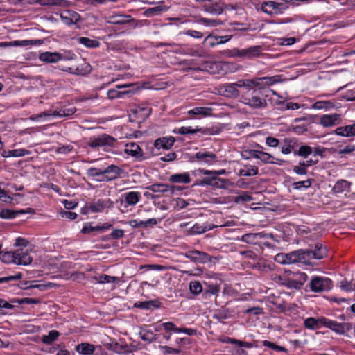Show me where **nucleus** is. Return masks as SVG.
Returning <instances> with one entry per match:
<instances>
[{"label": "nucleus", "instance_id": "nucleus-1", "mask_svg": "<svg viewBox=\"0 0 355 355\" xmlns=\"http://www.w3.org/2000/svg\"><path fill=\"white\" fill-rule=\"evenodd\" d=\"M102 159L90 160L89 163H98L96 166L89 168L87 170L88 177L95 179L98 182H108L119 178L123 173V169L114 164H102Z\"/></svg>", "mask_w": 355, "mask_h": 355}, {"label": "nucleus", "instance_id": "nucleus-2", "mask_svg": "<svg viewBox=\"0 0 355 355\" xmlns=\"http://www.w3.org/2000/svg\"><path fill=\"white\" fill-rule=\"evenodd\" d=\"M295 261L304 265L313 264V260H320L327 256V250L325 245L317 243L309 250L300 249L294 251Z\"/></svg>", "mask_w": 355, "mask_h": 355}, {"label": "nucleus", "instance_id": "nucleus-3", "mask_svg": "<svg viewBox=\"0 0 355 355\" xmlns=\"http://www.w3.org/2000/svg\"><path fill=\"white\" fill-rule=\"evenodd\" d=\"M0 259L6 263H15L17 265L28 266L33 261L28 250L22 248L15 251L0 252Z\"/></svg>", "mask_w": 355, "mask_h": 355}, {"label": "nucleus", "instance_id": "nucleus-4", "mask_svg": "<svg viewBox=\"0 0 355 355\" xmlns=\"http://www.w3.org/2000/svg\"><path fill=\"white\" fill-rule=\"evenodd\" d=\"M116 143V139L115 138L107 134H103L98 137L89 138L87 146L93 149L103 148L104 150H106L107 148L114 146Z\"/></svg>", "mask_w": 355, "mask_h": 355}, {"label": "nucleus", "instance_id": "nucleus-5", "mask_svg": "<svg viewBox=\"0 0 355 355\" xmlns=\"http://www.w3.org/2000/svg\"><path fill=\"white\" fill-rule=\"evenodd\" d=\"M309 285L313 292L328 291L332 288V281L328 277L315 276L311 278Z\"/></svg>", "mask_w": 355, "mask_h": 355}, {"label": "nucleus", "instance_id": "nucleus-6", "mask_svg": "<svg viewBox=\"0 0 355 355\" xmlns=\"http://www.w3.org/2000/svg\"><path fill=\"white\" fill-rule=\"evenodd\" d=\"M76 112V108L74 107L64 108L60 110V111H54L53 113L51 112H44L40 114H34L31 116V119L33 121H39L43 116H72Z\"/></svg>", "mask_w": 355, "mask_h": 355}, {"label": "nucleus", "instance_id": "nucleus-7", "mask_svg": "<svg viewBox=\"0 0 355 355\" xmlns=\"http://www.w3.org/2000/svg\"><path fill=\"white\" fill-rule=\"evenodd\" d=\"M263 51V47L260 45L252 46L246 49L234 50V55L239 58L252 59L259 57Z\"/></svg>", "mask_w": 355, "mask_h": 355}, {"label": "nucleus", "instance_id": "nucleus-8", "mask_svg": "<svg viewBox=\"0 0 355 355\" xmlns=\"http://www.w3.org/2000/svg\"><path fill=\"white\" fill-rule=\"evenodd\" d=\"M263 10L268 14H280L288 8V6L282 1L276 2L273 1H268L263 2L262 4Z\"/></svg>", "mask_w": 355, "mask_h": 355}, {"label": "nucleus", "instance_id": "nucleus-9", "mask_svg": "<svg viewBox=\"0 0 355 355\" xmlns=\"http://www.w3.org/2000/svg\"><path fill=\"white\" fill-rule=\"evenodd\" d=\"M184 256L196 263H205L211 261V257L207 253L199 250H190L185 252Z\"/></svg>", "mask_w": 355, "mask_h": 355}, {"label": "nucleus", "instance_id": "nucleus-10", "mask_svg": "<svg viewBox=\"0 0 355 355\" xmlns=\"http://www.w3.org/2000/svg\"><path fill=\"white\" fill-rule=\"evenodd\" d=\"M324 327H327L339 334H344L346 331H348L352 329V326L349 323H339L326 318H324Z\"/></svg>", "mask_w": 355, "mask_h": 355}, {"label": "nucleus", "instance_id": "nucleus-11", "mask_svg": "<svg viewBox=\"0 0 355 355\" xmlns=\"http://www.w3.org/2000/svg\"><path fill=\"white\" fill-rule=\"evenodd\" d=\"M220 95L231 98H236L239 96L236 83L221 85L218 89Z\"/></svg>", "mask_w": 355, "mask_h": 355}, {"label": "nucleus", "instance_id": "nucleus-12", "mask_svg": "<svg viewBox=\"0 0 355 355\" xmlns=\"http://www.w3.org/2000/svg\"><path fill=\"white\" fill-rule=\"evenodd\" d=\"M135 19L130 15L116 14L107 17L106 22L113 25H125L135 22Z\"/></svg>", "mask_w": 355, "mask_h": 355}, {"label": "nucleus", "instance_id": "nucleus-13", "mask_svg": "<svg viewBox=\"0 0 355 355\" xmlns=\"http://www.w3.org/2000/svg\"><path fill=\"white\" fill-rule=\"evenodd\" d=\"M341 122V115L337 113L324 114L320 117L319 124L324 128L337 125Z\"/></svg>", "mask_w": 355, "mask_h": 355}, {"label": "nucleus", "instance_id": "nucleus-14", "mask_svg": "<svg viewBox=\"0 0 355 355\" xmlns=\"http://www.w3.org/2000/svg\"><path fill=\"white\" fill-rule=\"evenodd\" d=\"M244 101L245 104L254 109L263 108L267 106L266 101L257 96V91H254L250 96L245 97Z\"/></svg>", "mask_w": 355, "mask_h": 355}, {"label": "nucleus", "instance_id": "nucleus-15", "mask_svg": "<svg viewBox=\"0 0 355 355\" xmlns=\"http://www.w3.org/2000/svg\"><path fill=\"white\" fill-rule=\"evenodd\" d=\"M146 189L154 193H169L170 194H173L176 190L180 191V188L178 186L168 185L166 184H153L146 187Z\"/></svg>", "mask_w": 355, "mask_h": 355}, {"label": "nucleus", "instance_id": "nucleus-16", "mask_svg": "<svg viewBox=\"0 0 355 355\" xmlns=\"http://www.w3.org/2000/svg\"><path fill=\"white\" fill-rule=\"evenodd\" d=\"M204 3V10L213 15H220L223 12V9L218 4L220 0H196Z\"/></svg>", "mask_w": 355, "mask_h": 355}, {"label": "nucleus", "instance_id": "nucleus-17", "mask_svg": "<svg viewBox=\"0 0 355 355\" xmlns=\"http://www.w3.org/2000/svg\"><path fill=\"white\" fill-rule=\"evenodd\" d=\"M298 146L299 143L296 138H284L282 141L281 152L284 155H288L291 153L295 155V151H297Z\"/></svg>", "mask_w": 355, "mask_h": 355}, {"label": "nucleus", "instance_id": "nucleus-18", "mask_svg": "<svg viewBox=\"0 0 355 355\" xmlns=\"http://www.w3.org/2000/svg\"><path fill=\"white\" fill-rule=\"evenodd\" d=\"M196 160L202 164H212L216 162V156L214 153L207 151H199L195 154Z\"/></svg>", "mask_w": 355, "mask_h": 355}, {"label": "nucleus", "instance_id": "nucleus-19", "mask_svg": "<svg viewBox=\"0 0 355 355\" xmlns=\"http://www.w3.org/2000/svg\"><path fill=\"white\" fill-rule=\"evenodd\" d=\"M125 153L137 159L143 158V150L141 147L135 142H130L125 145Z\"/></svg>", "mask_w": 355, "mask_h": 355}, {"label": "nucleus", "instance_id": "nucleus-20", "mask_svg": "<svg viewBox=\"0 0 355 355\" xmlns=\"http://www.w3.org/2000/svg\"><path fill=\"white\" fill-rule=\"evenodd\" d=\"M324 317L315 318L313 317L307 318L304 321V325L306 329L315 330L320 327H324Z\"/></svg>", "mask_w": 355, "mask_h": 355}, {"label": "nucleus", "instance_id": "nucleus-21", "mask_svg": "<svg viewBox=\"0 0 355 355\" xmlns=\"http://www.w3.org/2000/svg\"><path fill=\"white\" fill-rule=\"evenodd\" d=\"M175 141V138L172 136L168 137H160L155 141L154 146L158 149L163 148L168 150L173 146Z\"/></svg>", "mask_w": 355, "mask_h": 355}, {"label": "nucleus", "instance_id": "nucleus-22", "mask_svg": "<svg viewBox=\"0 0 355 355\" xmlns=\"http://www.w3.org/2000/svg\"><path fill=\"white\" fill-rule=\"evenodd\" d=\"M275 261L281 264L295 263L294 251L289 253H279L275 257Z\"/></svg>", "mask_w": 355, "mask_h": 355}, {"label": "nucleus", "instance_id": "nucleus-23", "mask_svg": "<svg viewBox=\"0 0 355 355\" xmlns=\"http://www.w3.org/2000/svg\"><path fill=\"white\" fill-rule=\"evenodd\" d=\"M213 109L208 107H196L187 112L190 116L199 115L202 117L210 116L212 114Z\"/></svg>", "mask_w": 355, "mask_h": 355}, {"label": "nucleus", "instance_id": "nucleus-24", "mask_svg": "<svg viewBox=\"0 0 355 355\" xmlns=\"http://www.w3.org/2000/svg\"><path fill=\"white\" fill-rule=\"evenodd\" d=\"M40 60L44 62L54 63L62 60V55L56 52H44L40 55Z\"/></svg>", "mask_w": 355, "mask_h": 355}, {"label": "nucleus", "instance_id": "nucleus-25", "mask_svg": "<svg viewBox=\"0 0 355 355\" xmlns=\"http://www.w3.org/2000/svg\"><path fill=\"white\" fill-rule=\"evenodd\" d=\"M338 103L331 101H318L312 105V108L315 110H324L329 111L333 108H338Z\"/></svg>", "mask_w": 355, "mask_h": 355}, {"label": "nucleus", "instance_id": "nucleus-26", "mask_svg": "<svg viewBox=\"0 0 355 355\" xmlns=\"http://www.w3.org/2000/svg\"><path fill=\"white\" fill-rule=\"evenodd\" d=\"M125 202L129 206H135L141 199V193L138 191H129L122 195Z\"/></svg>", "mask_w": 355, "mask_h": 355}, {"label": "nucleus", "instance_id": "nucleus-27", "mask_svg": "<svg viewBox=\"0 0 355 355\" xmlns=\"http://www.w3.org/2000/svg\"><path fill=\"white\" fill-rule=\"evenodd\" d=\"M135 307L144 309V310H150L153 309H157L159 308L161 306V303L159 300H148V301H144V302H137L135 303Z\"/></svg>", "mask_w": 355, "mask_h": 355}, {"label": "nucleus", "instance_id": "nucleus-28", "mask_svg": "<svg viewBox=\"0 0 355 355\" xmlns=\"http://www.w3.org/2000/svg\"><path fill=\"white\" fill-rule=\"evenodd\" d=\"M335 133L337 135L346 137L355 136V123L338 127L335 130Z\"/></svg>", "mask_w": 355, "mask_h": 355}, {"label": "nucleus", "instance_id": "nucleus-29", "mask_svg": "<svg viewBox=\"0 0 355 355\" xmlns=\"http://www.w3.org/2000/svg\"><path fill=\"white\" fill-rule=\"evenodd\" d=\"M112 227V224L104 223L101 225L92 226L91 224H86L82 229L81 232L83 234H89L94 231L103 232L109 230Z\"/></svg>", "mask_w": 355, "mask_h": 355}, {"label": "nucleus", "instance_id": "nucleus-30", "mask_svg": "<svg viewBox=\"0 0 355 355\" xmlns=\"http://www.w3.org/2000/svg\"><path fill=\"white\" fill-rule=\"evenodd\" d=\"M169 181L173 183L188 184L191 182V178L188 173H175L169 177Z\"/></svg>", "mask_w": 355, "mask_h": 355}, {"label": "nucleus", "instance_id": "nucleus-31", "mask_svg": "<svg viewBox=\"0 0 355 355\" xmlns=\"http://www.w3.org/2000/svg\"><path fill=\"white\" fill-rule=\"evenodd\" d=\"M259 159L265 164H281V162H284L279 159H275L274 157L270 153L259 150Z\"/></svg>", "mask_w": 355, "mask_h": 355}, {"label": "nucleus", "instance_id": "nucleus-32", "mask_svg": "<svg viewBox=\"0 0 355 355\" xmlns=\"http://www.w3.org/2000/svg\"><path fill=\"white\" fill-rule=\"evenodd\" d=\"M95 349L94 345L88 343H83L76 347V351L83 355H92L94 354Z\"/></svg>", "mask_w": 355, "mask_h": 355}, {"label": "nucleus", "instance_id": "nucleus-33", "mask_svg": "<svg viewBox=\"0 0 355 355\" xmlns=\"http://www.w3.org/2000/svg\"><path fill=\"white\" fill-rule=\"evenodd\" d=\"M236 87H243L245 88L248 90H251L254 87L259 86L260 85V82L256 80H249V79H245V80H239L237 82H236Z\"/></svg>", "mask_w": 355, "mask_h": 355}, {"label": "nucleus", "instance_id": "nucleus-34", "mask_svg": "<svg viewBox=\"0 0 355 355\" xmlns=\"http://www.w3.org/2000/svg\"><path fill=\"white\" fill-rule=\"evenodd\" d=\"M110 201H105L102 199H98L96 201L93 202L89 207V209L92 213L101 212L107 207V202Z\"/></svg>", "mask_w": 355, "mask_h": 355}, {"label": "nucleus", "instance_id": "nucleus-35", "mask_svg": "<svg viewBox=\"0 0 355 355\" xmlns=\"http://www.w3.org/2000/svg\"><path fill=\"white\" fill-rule=\"evenodd\" d=\"M168 10V7L163 6V5H159L157 6L153 7V8H149L146 9L144 12V15L147 17H150L156 15H160L162 12L166 11Z\"/></svg>", "mask_w": 355, "mask_h": 355}, {"label": "nucleus", "instance_id": "nucleus-36", "mask_svg": "<svg viewBox=\"0 0 355 355\" xmlns=\"http://www.w3.org/2000/svg\"><path fill=\"white\" fill-rule=\"evenodd\" d=\"M257 80L262 81V84L263 85H272L279 83H282L284 80V79L282 78V75H276L271 77H261L259 78H257Z\"/></svg>", "mask_w": 355, "mask_h": 355}, {"label": "nucleus", "instance_id": "nucleus-37", "mask_svg": "<svg viewBox=\"0 0 355 355\" xmlns=\"http://www.w3.org/2000/svg\"><path fill=\"white\" fill-rule=\"evenodd\" d=\"M279 283L282 285L291 289H300V284L297 283L294 278L279 277Z\"/></svg>", "mask_w": 355, "mask_h": 355}, {"label": "nucleus", "instance_id": "nucleus-38", "mask_svg": "<svg viewBox=\"0 0 355 355\" xmlns=\"http://www.w3.org/2000/svg\"><path fill=\"white\" fill-rule=\"evenodd\" d=\"M350 182L347 180H338L334 186L333 191L334 193H342L344 191H349L350 189Z\"/></svg>", "mask_w": 355, "mask_h": 355}, {"label": "nucleus", "instance_id": "nucleus-39", "mask_svg": "<svg viewBox=\"0 0 355 355\" xmlns=\"http://www.w3.org/2000/svg\"><path fill=\"white\" fill-rule=\"evenodd\" d=\"M230 40V36L225 35V36H217V37H211L208 36L205 39V41H209V46L213 47L216 45L224 44L228 42Z\"/></svg>", "mask_w": 355, "mask_h": 355}, {"label": "nucleus", "instance_id": "nucleus-40", "mask_svg": "<svg viewBox=\"0 0 355 355\" xmlns=\"http://www.w3.org/2000/svg\"><path fill=\"white\" fill-rule=\"evenodd\" d=\"M214 227V225H208L207 224L200 225L199 223H196L191 228L190 233L191 234H200L205 232L206 231L212 230Z\"/></svg>", "mask_w": 355, "mask_h": 355}, {"label": "nucleus", "instance_id": "nucleus-41", "mask_svg": "<svg viewBox=\"0 0 355 355\" xmlns=\"http://www.w3.org/2000/svg\"><path fill=\"white\" fill-rule=\"evenodd\" d=\"M231 317L230 311L228 309L222 308L215 311L213 314V318L216 319L218 321H221L223 320L228 319Z\"/></svg>", "mask_w": 355, "mask_h": 355}, {"label": "nucleus", "instance_id": "nucleus-42", "mask_svg": "<svg viewBox=\"0 0 355 355\" xmlns=\"http://www.w3.org/2000/svg\"><path fill=\"white\" fill-rule=\"evenodd\" d=\"M225 343H231L237 345L239 347L252 348L253 345L250 343L241 341L235 338L225 337L223 340Z\"/></svg>", "mask_w": 355, "mask_h": 355}, {"label": "nucleus", "instance_id": "nucleus-43", "mask_svg": "<svg viewBox=\"0 0 355 355\" xmlns=\"http://www.w3.org/2000/svg\"><path fill=\"white\" fill-rule=\"evenodd\" d=\"M313 153V149L307 145H302L297 151H295V155H297L304 158H307Z\"/></svg>", "mask_w": 355, "mask_h": 355}, {"label": "nucleus", "instance_id": "nucleus-44", "mask_svg": "<svg viewBox=\"0 0 355 355\" xmlns=\"http://www.w3.org/2000/svg\"><path fill=\"white\" fill-rule=\"evenodd\" d=\"M60 336V333L56 330H51L49 332L48 335H44L42 337V341L46 345H51Z\"/></svg>", "mask_w": 355, "mask_h": 355}, {"label": "nucleus", "instance_id": "nucleus-45", "mask_svg": "<svg viewBox=\"0 0 355 355\" xmlns=\"http://www.w3.org/2000/svg\"><path fill=\"white\" fill-rule=\"evenodd\" d=\"M78 42L88 48H96L100 46L98 41L85 37L78 38Z\"/></svg>", "mask_w": 355, "mask_h": 355}, {"label": "nucleus", "instance_id": "nucleus-46", "mask_svg": "<svg viewBox=\"0 0 355 355\" xmlns=\"http://www.w3.org/2000/svg\"><path fill=\"white\" fill-rule=\"evenodd\" d=\"M36 44V40H15L12 41L10 43L7 42H1L0 43L1 46H27L30 44Z\"/></svg>", "mask_w": 355, "mask_h": 355}, {"label": "nucleus", "instance_id": "nucleus-47", "mask_svg": "<svg viewBox=\"0 0 355 355\" xmlns=\"http://www.w3.org/2000/svg\"><path fill=\"white\" fill-rule=\"evenodd\" d=\"M189 290L191 293L197 295L202 292V286L198 281H191L189 283Z\"/></svg>", "mask_w": 355, "mask_h": 355}, {"label": "nucleus", "instance_id": "nucleus-48", "mask_svg": "<svg viewBox=\"0 0 355 355\" xmlns=\"http://www.w3.org/2000/svg\"><path fill=\"white\" fill-rule=\"evenodd\" d=\"M220 292V286L216 284H209L204 291L203 295L206 296H211V295H218V293Z\"/></svg>", "mask_w": 355, "mask_h": 355}, {"label": "nucleus", "instance_id": "nucleus-49", "mask_svg": "<svg viewBox=\"0 0 355 355\" xmlns=\"http://www.w3.org/2000/svg\"><path fill=\"white\" fill-rule=\"evenodd\" d=\"M340 288L341 290L346 292H351L355 291V283L347 281L346 279H343L340 282Z\"/></svg>", "mask_w": 355, "mask_h": 355}, {"label": "nucleus", "instance_id": "nucleus-50", "mask_svg": "<svg viewBox=\"0 0 355 355\" xmlns=\"http://www.w3.org/2000/svg\"><path fill=\"white\" fill-rule=\"evenodd\" d=\"M259 169L258 167L255 166H250V168L245 169H240L239 171V175L240 176H251L256 175L258 174Z\"/></svg>", "mask_w": 355, "mask_h": 355}, {"label": "nucleus", "instance_id": "nucleus-51", "mask_svg": "<svg viewBox=\"0 0 355 355\" xmlns=\"http://www.w3.org/2000/svg\"><path fill=\"white\" fill-rule=\"evenodd\" d=\"M139 337L142 340L147 341L148 343H151L155 340V334L151 331H141L139 332Z\"/></svg>", "mask_w": 355, "mask_h": 355}, {"label": "nucleus", "instance_id": "nucleus-52", "mask_svg": "<svg viewBox=\"0 0 355 355\" xmlns=\"http://www.w3.org/2000/svg\"><path fill=\"white\" fill-rule=\"evenodd\" d=\"M259 150H245L241 153V157L244 159H249L252 157L259 159Z\"/></svg>", "mask_w": 355, "mask_h": 355}, {"label": "nucleus", "instance_id": "nucleus-53", "mask_svg": "<svg viewBox=\"0 0 355 355\" xmlns=\"http://www.w3.org/2000/svg\"><path fill=\"white\" fill-rule=\"evenodd\" d=\"M201 131H202L201 128L193 129L190 126L189 127L182 126V127L178 128V130L177 131H175V132L179 133L180 135H188V134H195V133H197V132H201Z\"/></svg>", "mask_w": 355, "mask_h": 355}, {"label": "nucleus", "instance_id": "nucleus-54", "mask_svg": "<svg viewBox=\"0 0 355 355\" xmlns=\"http://www.w3.org/2000/svg\"><path fill=\"white\" fill-rule=\"evenodd\" d=\"M15 210L3 209L0 211V218L3 219H12L16 217Z\"/></svg>", "mask_w": 355, "mask_h": 355}, {"label": "nucleus", "instance_id": "nucleus-55", "mask_svg": "<svg viewBox=\"0 0 355 355\" xmlns=\"http://www.w3.org/2000/svg\"><path fill=\"white\" fill-rule=\"evenodd\" d=\"M295 189L300 190L302 189H308L311 186V181L310 179L304 181H298L293 184Z\"/></svg>", "mask_w": 355, "mask_h": 355}, {"label": "nucleus", "instance_id": "nucleus-56", "mask_svg": "<svg viewBox=\"0 0 355 355\" xmlns=\"http://www.w3.org/2000/svg\"><path fill=\"white\" fill-rule=\"evenodd\" d=\"M24 285L26 286V288H38L40 291H44L46 288L49 287L51 285V284L49 283L48 284H36L35 282H26L24 283Z\"/></svg>", "mask_w": 355, "mask_h": 355}, {"label": "nucleus", "instance_id": "nucleus-57", "mask_svg": "<svg viewBox=\"0 0 355 355\" xmlns=\"http://www.w3.org/2000/svg\"><path fill=\"white\" fill-rule=\"evenodd\" d=\"M252 200V197L247 192H242L241 195H239L234 198V201L236 203L250 202Z\"/></svg>", "mask_w": 355, "mask_h": 355}, {"label": "nucleus", "instance_id": "nucleus-58", "mask_svg": "<svg viewBox=\"0 0 355 355\" xmlns=\"http://www.w3.org/2000/svg\"><path fill=\"white\" fill-rule=\"evenodd\" d=\"M229 181L226 179L220 178L216 176L215 181L213 182L212 186L218 189H225L228 184Z\"/></svg>", "mask_w": 355, "mask_h": 355}, {"label": "nucleus", "instance_id": "nucleus-59", "mask_svg": "<svg viewBox=\"0 0 355 355\" xmlns=\"http://www.w3.org/2000/svg\"><path fill=\"white\" fill-rule=\"evenodd\" d=\"M119 281L116 277L109 276L107 275H102L99 277L98 282L101 284L105 283H114Z\"/></svg>", "mask_w": 355, "mask_h": 355}, {"label": "nucleus", "instance_id": "nucleus-60", "mask_svg": "<svg viewBox=\"0 0 355 355\" xmlns=\"http://www.w3.org/2000/svg\"><path fill=\"white\" fill-rule=\"evenodd\" d=\"M294 277L297 283L300 284V288L308 279L307 275L304 272H297L294 274Z\"/></svg>", "mask_w": 355, "mask_h": 355}, {"label": "nucleus", "instance_id": "nucleus-61", "mask_svg": "<svg viewBox=\"0 0 355 355\" xmlns=\"http://www.w3.org/2000/svg\"><path fill=\"white\" fill-rule=\"evenodd\" d=\"M241 240L247 243H254L257 240V236L256 233L245 234L242 236Z\"/></svg>", "mask_w": 355, "mask_h": 355}, {"label": "nucleus", "instance_id": "nucleus-62", "mask_svg": "<svg viewBox=\"0 0 355 355\" xmlns=\"http://www.w3.org/2000/svg\"><path fill=\"white\" fill-rule=\"evenodd\" d=\"M211 177H206L200 180L199 182L196 183L195 185L205 186L209 185L212 186L213 182L215 181L216 176L211 175Z\"/></svg>", "mask_w": 355, "mask_h": 355}, {"label": "nucleus", "instance_id": "nucleus-63", "mask_svg": "<svg viewBox=\"0 0 355 355\" xmlns=\"http://www.w3.org/2000/svg\"><path fill=\"white\" fill-rule=\"evenodd\" d=\"M290 130L297 135H302L308 130L306 125H292Z\"/></svg>", "mask_w": 355, "mask_h": 355}, {"label": "nucleus", "instance_id": "nucleus-64", "mask_svg": "<svg viewBox=\"0 0 355 355\" xmlns=\"http://www.w3.org/2000/svg\"><path fill=\"white\" fill-rule=\"evenodd\" d=\"M282 107L280 108L282 110H297L300 107V104L297 103H293V102H288V103H282Z\"/></svg>", "mask_w": 355, "mask_h": 355}]
</instances>
